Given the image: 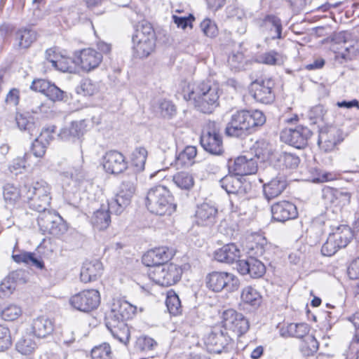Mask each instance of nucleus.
<instances>
[{
  "instance_id": "1",
  "label": "nucleus",
  "mask_w": 359,
  "mask_h": 359,
  "mask_svg": "<svg viewBox=\"0 0 359 359\" xmlns=\"http://www.w3.org/2000/svg\"><path fill=\"white\" fill-rule=\"evenodd\" d=\"M183 97L187 101L193 100L196 107L204 114H211L219 106V87L210 80L197 85L184 84Z\"/></svg>"
},
{
  "instance_id": "2",
  "label": "nucleus",
  "mask_w": 359,
  "mask_h": 359,
  "mask_svg": "<svg viewBox=\"0 0 359 359\" xmlns=\"http://www.w3.org/2000/svg\"><path fill=\"white\" fill-rule=\"evenodd\" d=\"M266 122L260 110H238L233 113L225 128L229 137H242L257 131Z\"/></svg>"
},
{
  "instance_id": "3",
  "label": "nucleus",
  "mask_w": 359,
  "mask_h": 359,
  "mask_svg": "<svg viewBox=\"0 0 359 359\" xmlns=\"http://www.w3.org/2000/svg\"><path fill=\"white\" fill-rule=\"evenodd\" d=\"M50 187L45 181L25 183L22 186L23 201L31 209L41 214L50 210Z\"/></svg>"
},
{
  "instance_id": "4",
  "label": "nucleus",
  "mask_w": 359,
  "mask_h": 359,
  "mask_svg": "<svg viewBox=\"0 0 359 359\" xmlns=\"http://www.w3.org/2000/svg\"><path fill=\"white\" fill-rule=\"evenodd\" d=\"M219 183L228 194H232L230 198L231 212L239 215H245L248 203V184L243 183L240 178L233 174L223 177Z\"/></svg>"
},
{
  "instance_id": "5",
  "label": "nucleus",
  "mask_w": 359,
  "mask_h": 359,
  "mask_svg": "<svg viewBox=\"0 0 359 359\" xmlns=\"http://www.w3.org/2000/svg\"><path fill=\"white\" fill-rule=\"evenodd\" d=\"M156 36L152 25L142 21L135 27L132 36L134 55L138 58H146L155 50Z\"/></svg>"
},
{
  "instance_id": "6",
  "label": "nucleus",
  "mask_w": 359,
  "mask_h": 359,
  "mask_svg": "<svg viewBox=\"0 0 359 359\" xmlns=\"http://www.w3.org/2000/svg\"><path fill=\"white\" fill-rule=\"evenodd\" d=\"M146 205L151 212L159 215H171L176 209L170 191L162 185L154 187L148 191Z\"/></svg>"
},
{
  "instance_id": "7",
  "label": "nucleus",
  "mask_w": 359,
  "mask_h": 359,
  "mask_svg": "<svg viewBox=\"0 0 359 359\" xmlns=\"http://www.w3.org/2000/svg\"><path fill=\"white\" fill-rule=\"evenodd\" d=\"M200 143L205 151L215 156L224 152L219 123L209 121L203 129Z\"/></svg>"
},
{
  "instance_id": "8",
  "label": "nucleus",
  "mask_w": 359,
  "mask_h": 359,
  "mask_svg": "<svg viewBox=\"0 0 359 359\" xmlns=\"http://www.w3.org/2000/svg\"><path fill=\"white\" fill-rule=\"evenodd\" d=\"M40 230L45 234L54 236L63 235L67 231V225L60 215L52 210L41 213L37 219Z\"/></svg>"
},
{
  "instance_id": "9",
  "label": "nucleus",
  "mask_w": 359,
  "mask_h": 359,
  "mask_svg": "<svg viewBox=\"0 0 359 359\" xmlns=\"http://www.w3.org/2000/svg\"><path fill=\"white\" fill-rule=\"evenodd\" d=\"M182 274V268L173 263L154 267L149 276L159 285L168 287L177 283Z\"/></svg>"
},
{
  "instance_id": "10",
  "label": "nucleus",
  "mask_w": 359,
  "mask_h": 359,
  "mask_svg": "<svg viewBox=\"0 0 359 359\" xmlns=\"http://www.w3.org/2000/svg\"><path fill=\"white\" fill-rule=\"evenodd\" d=\"M205 344L209 352L221 353L232 348L233 339L224 327H215L205 338Z\"/></svg>"
},
{
  "instance_id": "11",
  "label": "nucleus",
  "mask_w": 359,
  "mask_h": 359,
  "mask_svg": "<svg viewBox=\"0 0 359 359\" xmlns=\"http://www.w3.org/2000/svg\"><path fill=\"white\" fill-rule=\"evenodd\" d=\"M126 320L121 319L113 313H107L104 324L114 339L127 346L130 338V329Z\"/></svg>"
},
{
  "instance_id": "12",
  "label": "nucleus",
  "mask_w": 359,
  "mask_h": 359,
  "mask_svg": "<svg viewBox=\"0 0 359 359\" xmlns=\"http://www.w3.org/2000/svg\"><path fill=\"white\" fill-rule=\"evenodd\" d=\"M206 285L213 292H218L226 288L231 291L238 286V280L231 273L213 271L205 278Z\"/></svg>"
},
{
  "instance_id": "13",
  "label": "nucleus",
  "mask_w": 359,
  "mask_h": 359,
  "mask_svg": "<svg viewBox=\"0 0 359 359\" xmlns=\"http://www.w3.org/2000/svg\"><path fill=\"white\" fill-rule=\"evenodd\" d=\"M274 86L275 83L271 78L257 79L251 83L250 94L259 102L271 104L275 99Z\"/></svg>"
},
{
  "instance_id": "14",
  "label": "nucleus",
  "mask_w": 359,
  "mask_h": 359,
  "mask_svg": "<svg viewBox=\"0 0 359 359\" xmlns=\"http://www.w3.org/2000/svg\"><path fill=\"white\" fill-rule=\"evenodd\" d=\"M100 296L96 290H87L72 296L69 299L70 304L76 310L89 312L95 309L100 304Z\"/></svg>"
},
{
  "instance_id": "15",
  "label": "nucleus",
  "mask_w": 359,
  "mask_h": 359,
  "mask_svg": "<svg viewBox=\"0 0 359 359\" xmlns=\"http://www.w3.org/2000/svg\"><path fill=\"white\" fill-rule=\"evenodd\" d=\"M312 131L307 127L297 126L295 128H285L280 133V139L283 142L297 149H303L308 140L312 136Z\"/></svg>"
},
{
  "instance_id": "16",
  "label": "nucleus",
  "mask_w": 359,
  "mask_h": 359,
  "mask_svg": "<svg viewBox=\"0 0 359 359\" xmlns=\"http://www.w3.org/2000/svg\"><path fill=\"white\" fill-rule=\"evenodd\" d=\"M223 326L240 337L248 332L250 324L247 318L235 310L229 309L223 313Z\"/></svg>"
},
{
  "instance_id": "17",
  "label": "nucleus",
  "mask_w": 359,
  "mask_h": 359,
  "mask_svg": "<svg viewBox=\"0 0 359 359\" xmlns=\"http://www.w3.org/2000/svg\"><path fill=\"white\" fill-rule=\"evenodd\" d=\"M31 89L39 92L53 102L67 101V93L61 90L55 83L46 79H35L30 86Z\"/></svg>"
},
{
  "instance_id": "18",
  "label": "nucleus",
  "mask_w": 359,
  "mask_h": 359,
  "mask_svg": "<svg viewBox=\"0 0 359 359\" xmlns=\"http://www.w3.org/2000/svg\"><path fill=\"white\" fill-rule=\"evenodd\" d=\"M228 168L231 174L236 176L252 175L258 169L257 158H248L245 156H241L234 160L228 161Z\"/></svg>"
},
{
  "instance_id": "19",
  "label": "nucleus",
  "mask_w": 359,
  "mask_h": 359,
  "mask_svg": "<svg viewBox=\"0 0 359 359\" xmlns=\"http://www.w3.org/2000/svg\"><path fill=\"white\" fill-rule=\"evenodd\" d=\"M175 252L172 249L165 246L156 248L149 250L142 256V263L147 266L156 267L160 265H165L167 262L172 259Z\"/></svg>"
},
{
  "instance_id": "20",
  "label": "nucleus",
  "mask_w": 359,
  "mask_h": 359,
  "mask_svg": "<svg viewBox=\"0 0 359 359\" xmlns=\"http://www.w3.org/2000/svg\"><path fill=\"white\" fill-rule=\"evenodd\" d=\"M271 211L273 219L283 223L294 219L298 216L296 205L288 201L275 203L271 205Z\"/></svg>"
},
{
  "instance_id": "21",
  "label": "nucleus",
  "mask_w": 359,
  "mask_h": 359,
  "mask_svg": "<svg viewBox=\"0 0 359 359\" xmlns=\"http://www.w3.org/2000/svg\"><path fill=\"white\" fill-rule=\"evenodd\" d=\"M103 167L110 174H119L128 168L123 154L116 150L107 151L103 158Z\"/></svg>"
},
{
  "instance_id": "22",
  "label": "nucleus",
  "mask_w": 359,
  "mask_h": 359,
  "mask_svg": "<svg viewBox=\"0 0 359 359\" xmlns=\"http://www.w3.org/2000/svg\"><path fill=\"white\" fill-rule=\"evenodd\" d=\"M236 269L241 274H248L253 278H261L266 272L264 264L253 257L238 261L236 263Z\"/></svg>"
},
{
  "instance_id": "23",
  "label": "nucleus",
  "mask_w": 359,
  "mask_h": 359,
  "mask_svg": "<svg viewBox=\"0 0 359 359\" xmlns=\"http://www.w3.org/2000/svg\"><path fill=\"white\" fill-rule=\"evenodd\" d=\"M259 27L264 33L273 40L283 38L282 35V21L280 18L275 15H266L260 20Z\"/></svg>"
},
{
  "instance_id": "24",
  "label": "nucleus",
  "mask_w": 359,
  "mask_h": 359,
  "mask_svg": "<svg viewBox=\"0 0 359 359\" xmlns=\"http://www.w3.org/2000/svg\"><path fill=\"white\" fill-rule=\"evenodd\" d=\"M76 60V62L79 63L81 69L88 72L99 66L102 60V55L93 48H86L80 51Z\"/></svg>"
},
{
  "instance_id": "25",
  "label": "nucleus",
  "mask_w": 359,
  "mask_h": 359,
  "mask_svg": "<svg viewBox=\"0 0 359 359\" xmlns=\"http://www.w3.org/2000/svg\"><path fill=\"white\" fill-rule=\"evenodd\" d=\"M103 266L98 259L86 260L81 269L80 278L85 283L97 280L102 274Z\"/></svg>"
},
{
  "instance_id": "26",
  "label": "nucleus",
  "mask_w": 359,
  "mask_h": 359,
  "mask_svg": "<svg viewBox=\"0 0 359 359\" xmlns=\"http://www.w3.org/2000/svg\"><path fill=\"white\" fill-rule=\"evenodd\" d=\"M217 209L212 205L204 203L197 207L195 217L198 225L211 226L216 222Z\"/></svg>"
},
{
  "instance_id": "27",
  "label": "nucleus",
  "mask_w": 359,
  "mask_h": 359,
  "mask_svg": "<svg viewBox=\"0 0 359 359\" xmlns=\"http://www.w3.org/2000/svg\"><path fill=\"white\" fill-rule=\"evenodd\" d=\"M323 198L327 204L341 209L350 203L351 194L338 189L327 188L323 190Z\"/></svg>"
},
{
  "instance_id": "28",
  "label": "nucleus",
  "mask_w": 359,
  "mask_h": 359,
  "mask_svg": "<svg viewBox=\"0 0 359 359\" xmlns=\"http://www.w3.org/2000/svg\"><path fill=\"white\" fill-rule=\"evenodd\" d=\"M287 187L284 175H277L263 186L264 194L267 200H271L280 195Z\"/></svg>"
},
{
  "instance_id": "29",
  "label": "nucleus",
  "mask_w": 359,
  "mask_h": 359,
  "mask_svg": "<svg viewBox=\"0 0 359 359\" xmlns=\"http://www.w3.org/2000/svg\"><path fill=\"white\" fill-rule=\"evenodd\" d=\"M337 130L331 129H322L319 132L318 144L325 152L334 150L340 140L338 138Z\"/></svg>"
},
{
  "instance_id": "30",
  "label": "nucleus",
  "mask_w": 359,
  "mask_h": 359,
  "mask_svg": "<svg viewBox=\"0 0 359 359\" xmlns=\"http://www.w3.org/2000/svg\"><path fill=\"white\" fill-rule=\"evenodd\" d=\"M111 208L107 204H102L100 208L93 212L91 223L99 231L105 230L111 223Z\"/></svg>"
},
{
  "instance_id": "31",
  "label": "nucleus",
  "mask_w": 359,
  "mask_h": 359,
  "mask_svg": "<svg viewBox=\"0 0 359 359\" xmlns=\"http://www.w3.org/2000/svg\"><path fill=\"white\" fill-rule=\"evenodd\" d=\"M215 259L219 262L231 264L239 261L240 250L233 243H229L224 245L217 250L214 255Z\"/></svg>"
},
{
  "instance_id": "32",
  "label": "nucleus",
  "mask_w": 359,
  "mask_h": 359,
  "mask_svg": "<svg viewBox=\"0 0 359 359\" xmlns=\"http://www.w3.org/2000/svg\"><path fill=\"white\" fill-rule=\"evenodd\" d=\"M136 307L122 299H114L110 311L107 313H113L121 319L128 320L135 314Z\"/></svg>"
},
{
  "instance_id": "33",
  "label": "nucleus",
  "mask_w": 359,
  "mask_h": 359,
  "mask_svg": "<svg viewBox=\"0 0 359 359\" xmlns=\"http://www.w3.org/2000/svg\"><path fill=\"white\" fill-rule=\"evenodd\" d=\"M37 34L30 28H20L14 34L15 45L20 49H27L36 40Z\"/></svg>"
},
{
  "instance_id": "34",
  "label": "nucleus",
  "mask_w": 359,
  "mask_h": 359,
  "mask_svg": "<svg viewBox=\"0 0 359 359\" xmlns=\"http://www.w3.org/2000/svg\"><path fill=\"white\" fill-rule=\"evenodd\" d=\"M330 227L332 232L330 234L334 239L339 247L340 248L346 247L353 237L351 228L345 224L331 225Z\"/></svg>"
},
{
  "instance_id": "35",
  "label": "nucleus",
  "mask_w": 359,
  "mask_h": 359,
  "mask_svg": "<svg viewBox=\"0 0 359 359\" xmlns=\"http://www.w3.org/2000/svg\"><path fill=\"white\" fill-rule=\"evenodd\" d=\"M32 330L36 337L44 338L53 332L54 323L44 316L38 317L33 320Z\"/></svg>"
},
{
  "instance_id": "36",
  "label": "nucleus",
  "mask_w": 359,
  "mask_h": 359,
  "mask_svg": "<svg viewBox=\"0 0 359 359\" xmlns=\"http://www.w3.org/2000/svg\"><path fill=\"white\" fill-rule=\"evenodd\" d=\"M197 149L194 146H187L175 156V165L177 169L189 168L195 163Z\"/></svg>"
},
{
  "instance_id": "37",
  "label": "nucleus",
  "mask_w": 359,
  "mask_h": 359,
  "mask_svg": "<svg viewBox=\"0 0 359 359\" xmlns=\"http://www.w3.org/2000/svg\"><path fill=\"white\" fill-rule=\"evenodd\" d=\"M86 127L87 125L84 119L79 121H72L69 128L60 130L58 136L63 140H68L71 137H79L83 135Z\"/></svg>"
},
{
  "instance_id": "38",
  "label": "nucleus",
  "mask_w": 359,
  "mask_h": 359,
  "mask_svg": "<svg viewBox=\"0 0 359 359\" xmlns=\"http://www.w3.org/2000/svg\"><path fill=\"white\" fill-rule=\"evenodd\" d=\"M21 271L11 272L0 284V297H8L15 290V280L20 276Z\"/></svg>"
},
{
  "instance_id": "39",
  "label": "nucleus",
  "mask_w": 359,
  "mask_h": 359,
  "mask_svg": "<svg viewBox=\"0 0 359 359\" xmlns=\"http://www.w3.org/2000/svg\"><path fill=\"white\" fill-rule=\"evenodd\" d=\"M132 197L118 193L116 197L107 204L111 208V212L118 215L130 203Z\"/></svg>"
},
{
  "instance_id": "40",
  "label": "nucleus",
  "mask_w": 359,
  "mask_h": 359,
  "mask_svg": "<svg viewBox=\"0 0 359 359\" xmlns=\"http://www.w3.org/2000/svg\"><path fill=\"white\" fill-rule=\"evenodd\" d=\"M4 198L8 205L15 204L20 198L23 200L22 186L20 189L11 184H6L4 187Z\"/></svg>"
},
{
  "instance_id": "41",
  "label": "nucleus",
  "mask_w": 359,
  "mask_h": 359,
  "mask_svg": "<svg viewBox=\"0 0 359 359\" xmlns=\"http://www.w3.org/2000/svg\"><path fill=\"white\" fill-rule=\"evenodd\" d=\"M36 347V343L29 335L22 337L15 344V349L18 352L25 355L34 353Z\"/></svg>"
},
{
  "instance_id": "42",
  "label": "nucleus",
  "mask_w": 359,
  "mask_h": 359,
  "mask_svg": "<svg viewBox=\"0 0 359 359\" xmlns=\"http://www.w3.org/2000/svg\"><path fill=\"white\" fill-rule=\"evenodd\" d=\"M241 299L244 303L252 306H258L262 302L259 292L252 286H247L243 289Z\"/></svg>"
},
{
  "instance_id": "43",
  "label": "nucleus",
  "mask_w": 359,
  "mask_h": 359,
  "mask_svg": "<svg viewBox=\"0 0 359 359\" xmlns=\"http://www.w3.org/2000/svg\"><path fill=\"white\" fill-rule=\"evenodd\" d=\"M147 155V150L144 147H137L133 151L131 161L137 171H142L144 169Z\"/></svg>"
},
{
  "instance_id": "44",
  "label": "nucleus",
  "mask_w": 359,
  "mask_h": 359,
  "mask_svg": "<svg viewBox=\"0 0 359 359\" xmlns=\"http://www.w3.org/2000/svg\"><path fill=\"white\" fill-rule=\"evenodd\" d=\"M14 252L15 250H13L12 258L16 263H25L27 264H31L32 266H36L39 269H42L43 267V262L35 257L34 253L22 252L19 254H14Z\"/></svg>"
},
{
  "instance_id": "45",
  "label": "nucleus",
  "mask_w": 359,
  "mask_h": 359,
  "mask_svg": "<svg viewBox=\"0 0 359 359\" xmlns=\"http://www.w3.org/2000/svg\"><path fill=\"white\" fill-rule=\"evenodd\" d=\"M319 348V342L313 336H306L300 345V351L304 356L313 355Z\"/></svg>"
},
{
  "instance_id": "46",
  "label": "nucleus",
  "mask_w": 359,
  "mask_h": 359,
  "mask_svg": "<svg viewBox=\"0 0 359 359\" xmlns=\"http://www.w3.org/2000/svg\"><path fill=\"white\" fill-rule=\"evenodd\" d=\"M256 61L268 65H280L283 63V56L275 50H270L259 55Z\"/></svg>"
},
{
  "instance_id": "47",
  "label": "nucleus",
  "mask_w": 359,
  "mask_h": 359,
  "mask_svg": "<svg viewBox=\"0 0 359 359\" xmlns=\"http://www.w3.org/2000/svg\"><path fill=\"white\" fill-rule=\"evenodd\" d=\"M287 332L290 337L304 339L309 336L310 326L304 323H290L287 326Z\"/></svg>"
},
{
  "instance_id": "48",
  "label": "nucleus",
  "mask_w": 359,
  "mask_h": 359,
  "mask_svg": "<svg viewBox=\"0 0 359 359\" xmlns=\"http://www.w3.org/2000/svg\"><path fill=\"white\" fill-rule=\"evenodd\" d=\"M45 58L47 61L52 64V66L62 72H67L69 70L68 67L63 65L62 57L58 53L55 48H50L46 50L45 53Z\"/></svg>"
},
{
  "instance_id": "49",
  "label": "nucleus",
  "mask_w": 359,
  "mask_h": 359,
  "mask_svg": "<svg viewBox=\"0 0 359 359\" xmlns=\"http://www.w3.org/2000/svg\"><path fill=\"white\" fill-rule=\"evenodd\" d=\"M172 180L177 187L182 189L189 190L194 186L193 176L187 172H179L173 175Z\"/></svg>"
},
{
  "instance_id": "50",
  "label": "nucleus",
  "mask_w": 359,
  "mask_h": 359,
  "mask_svg": "<svg viewBox=\"0 0 359 359\" xmlns=\"http://www.w3.org/2000/svg\"><path fill=\"white\" fill-rule=\"evenodd\" d=\"M165 304L170 314L175 316L181 312V302L178 295L174 291L168 292Z\"/></svg>"
},
{
  "instance_id": "51",
  "label": "nucleus",
  "mask_w": 359,
  "mask_h": 359,
  "mask_svg": "<svg viewBox=\"0 0 359 359\" xmlns=\"http://www.w3.org/2000/svg\"><path fill=\"white\" fill-rule=\"evenodd\" d=\"M91 357L92 359H113L109 344L103 343L94 347L91 351Z\"/></svg>"
},
{
  "instance_id": "52",
  "label": "nucleus",
  "mask_w": 359,
  "mask_h": 359,
  "mask_svg": "<svg viewBox=\"0 0 359 359\" xmlns=\"http://www.w3.org/2000/svg\"><path fill=\"white\" fill-rule=\"evenodd\" d=\"M278 161L283 166L288 169L297 168L300 163L299 157L290 152H283L280 155Z\"/></svg>"
},
{
  "instance_id": "53",
  "label": "nucleus",
  "mask_w": 359,
  "mask_h": 359,
  "mask_svg": "<svg viewBox=\"0 0 359 359\" xmlns=\"http://www.w3.org/2000/svg\"><path fill=\"white\" fill-rule=\"evenodd\" d=\"M157 346L156 341L149 337L141 336L137 338L135 342V348L141 352L152 351Z\"/></svg>"
},
{
  "instance_id": "54",
  "label": "nucleus",
  "mask_w": 359,
  "mask_h": 359,
  "mask_svg": "<svg viewBox=\"0 0 359 359\" xmlns=\"http://www.w3.org/2000/svg\"><path fill=\"white\" fill-rule=\"evenodd\" d=\"M136 181L137 177L133 174L128 176L127 179L123 180L120 187L119 193L133 197L135 191Z\"/></svg>"
},
{
  "instance_id": "55",
  "label": "nucleus",
  "mask_w": 359,
  "mask_h": 359,
  "mask_svg": "<svg viewBox=\"0 0 359 359\" xmlns=\"http://www.w3.org/2000/svg\"><path fill=\"white\" fill-rule=\"evenodd\" d=\"M1 316L5 320L13 321L18 318L22 313V309L15 304H10L1 311Z\"/></svg>"
},
{
  "instance_id": "56",
  "label": "nucleus",
  "mask_w": 359,
  "mask_h": 359,
  "mask_svg": "<svg viewBox=\"0 0 359 359\" xmlns=\"http://www.w3.org/2000/svg\"><path fill=\"white\" fill-rule=\"evenodd\" d=\"M161 114L164 118H170L176 114V106L170 100H162L159 102Z\"/></svg>"
},
{
  "instance_id": "57",
  "label": "nucleus",
  "mask_w": 359,
  "mask_h": 359,
  "mask_svg": "<svg viewBox=\"0 0 359 359\" xmlns=\"http://www.w3.org/2000/svg\"><path fill=\"white\" fill-rule=\"evenodd\" d=\"M30 154L26 153L22 157H17L13 159L9 166L11 172H15L16 174L21 172L22 170L25 169L27 165V161Z\"/></svg>"
},
{
  "instance_id": "58",
  "label": "nucleus",
  "mask_w": 359,
  "mask_h": 359,
  "mask_svg": "<svg viewBox=\"0 0 359 359\" xmlns=\"http://www.w3.org/2000/svg\"><path fill=\"white\" fill-rule=\"evenodd\" d=\"M339 249L341 248L337 244L334 239L329 233L326 242L322 246V254L324 256L330 257L334 255Z\"/></svg>"
},
{
  "instance_id": "59",
  "label": "nucleus",
  "mask_w": 359,
  "mask_h": 359,
  "mask_svg": "<svg viewBox=\"0 0 359 359\" xmlns=\"http://www.w3.org/2000/svg\"><path fill=\"white\" fill-rule=\"evenodd\" d=\"M11 336L7 327L0 325V351L8 349L11 345Z\"/></svg>"
},
{
  "instance_id": "60",
  "label": "nucleus",
  "mask_w": 359,
  "mask_h": 359,
  "mask_svg": "<svg viewBox=\"0 0 359 359\" xmlns=\"http://www.w3.org/2000/svg\"><path fill=\"white\" fill-rule=\"evenodd\" d=\"M200 27L204 34L208 37L212 38L217 34V27L210 19H205Z\"/></svg>"
},
{
  "instance_id": "61",
  "label": "nucleus",
  "mask_w": 359,
  "mask_h": 359,
  "mask_svg": "<svg viewBox=\"0 0 359 359\" xmlns=\"http://www.w3.org/2000/svg\"><path fill=\"white\" fill-rule=\"evenodd\" d=\"M228 63L231 69L239 70L244 63V55L242 53L237 52L229 55Z\"/></svg>"
},
{
  "instance_id": "62",
  "label": "nucleus",
  "mask_w": 359,
  "mask_h": 359,
  "mask_svg": "<svg viewBox=\"0 0 359 359\" xmlns=\"http://www.w3.org/2000/svg\"><path fill=\"white\" fill-rule=\"evenodd\" d=\"M18 126L21 130H27L32 136L35 126L33 122L29 121L27 118L22 115L16 117Z\"/></svg>"
},
{
  "instance_id": "63",
  "label": "nucleus",
  "mask_w": 359,
  "mask_h": 359,
  "mask_svg": "<svg viewBox=\"0 0 359 359\" xmlns=\"http://www.w3.org/2000/svg\"><path fill=\"white\" fill-rule=\"evenodd\" d=\"M55 128L56 127L54 126L50 128H43L40 135L36 139L48 146L53 139V133H55Z\"/></svg>"
},
{
  "instance_id": "64",
  "label": "nucleus",
  "mask_w": 359,
  "mask_h": 359,
  "mask_svg": "<svg viewBox=\"0 0 359 359\" xmlns=\"http://www.w3.org/2000/svg\"><path fill=\"white\" fill-rule=\"evenodd\" d=\"M80 89L84 95L88 96H91L98 91L97 85L90 79L83 81Z\"/></svg>"
}]
</instances>
